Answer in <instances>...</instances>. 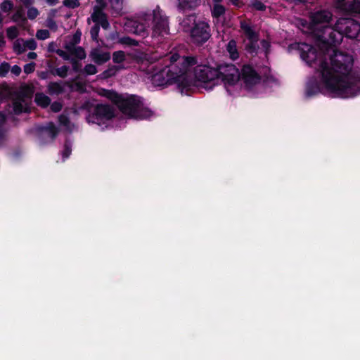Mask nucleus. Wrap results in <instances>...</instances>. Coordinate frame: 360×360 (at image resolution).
Returning <instances> with one entry per match:
<instances>
[{
	"mask_svg": "<svg viewBox=\"0 0 360 360\" xmlns=\"http://www.w3.org/2000/svg\"><path fill=\"white\" fill-rule=\"evenodd\" d=\"M150 25H152L151 37L157 42L169 34L168 18L159 6L148 11L135 20H128L125 23V29L145 37L149 34Z\"/></svg>",
	"mask_w": 360,
	"mask_h": 360,
	"instance_id": "7ed1b4c3",
	"label": "nucleus"
},
{
	"mask_svg": "<svg viewBox=\"0 0 360 360\" xmlns=\"http://www.w3.org/2000/svg\"><path fill=\"white\" fill-rule=\"evenodd\" d=\"M125 60V54L122 51H118L114 52L112 55V60L115 63H122Z\"/></svg>",
	"mask_w": 360,
	"mask_h": 360,
	"instance_id": "393cba45",
	"label": "nucleus"
},
{
	"mask_svg": "<svg viewBox=\"0 0 360 360\" xmlns=\"http://www.w3.org/2000/svg\"><path fill=\"white\" fill-rule=\"evenodd\" d=\"M39 13V11L34 7H30L27 12V18L30 20L35 19Z\"/></svg>",
	"mask_w": 360,
	"mask_h": 360,
	"instance_id": "cd10ccee",
	"label": "nucleus"
},
{
	"mask_svg": "<svg viewBox=\"0 0 360 360\" xmlns=\"http://www.w3.org/2000/svg\"><path fill=\"white\" fill-rule=\"evenodd\" d=\"M12 20L14 22H19L20 20H25L24 18L23 13L21 9H18L16 12L13 15Z\"/></svg>",
	"mask_w": 360,
	"mask_h": 360,
	"instance_id": "7c9ffc66",
	"label": "nucleus"
},
{
	"mask_svg": "<svg viewBox=\"0 0 360 360\" xmlns=\"http://www.w3.org/2000/svg\"><path fill=\"white\" fill-rule=\"evenodd\" d=\"M50 5H55L58 3V0H46Z\"/></svg>",
	"mask_w": 360,
	"mask_h": 360,
	"instance_id": "864d4df0",
	"label": "nucleus"
},
{
	"mask_svg": "<svg viewBox=\"0 0 360 360\" xmlns=\"http://www.w3.org/2000/svg\"><path fill=\"white\" fill-rule=\"evenodd\" d=\"M4 44V40L2 33L0 32V47Z\"/></svg>",
	"mask_w": 360,
	"mask_h": 360,
	"instance_id": "5fc2aeb1",
	"label": "nucleus"
},
{
	"mask_svg": "<svg viewBox=\"0 0 360 360\" xmlns=\"http://www.w3.org/2000/svg\"><path fill=\"white\" fill-rule=\"evenodd\" d=\"M71 153V146L69 143H65L64 150L62 153L63 160L68 158Z\"/></svg>",
	"mask_w": 360,
	"mask_h": 360,
	"instance_id": "c9c22d12",
	"label": "nucleus"
},
{
	"mask_svg": "<svg viewBox=\"0 0 360 360\" xmlns=\"http://www.w3.org/2000/svg\"><path fill=\"white\" fill-rule=\"evenodd\" d=\"M71 62H72V68L73 70L75 71V72H78L79 68H80V65L79 64V63L75 60V59H72L71 60Z\"/></svg>",
	"mask_w": 360,
	"mask_h": 360,
	"instance_id": "49530a36",
	"label": "nucleus"
},
{
	"mask_svg": "<svg viewBox=\"0 0 360 360\" xmlns=\"http://www.w3.org/2000/svg\"><path fill=\"white\" fill-rule=\"evenodd\" d=\"M81 35L82 34L80 32H77L72 37V44L70 46H74L75 44H78L80 41Z\"/></svg>",
	"mask_w": 360,
	"mask_h": 360,
	"instance_id": "37998d69",
	"label": "nucleus"
},
{
	"mask_svg": "<svg viewBox=\"0 0 360 360\" xmlns=\"http://www.w3.org/2000/svg\"><path fill=\"white\" fill-rule=\"evenodd\" d=\"M13 49H14L15 52H16L18 54L25 51L26 48L25 46L24 40H22V39L16 40V41L14 43Z\"/></svg>",
	"mask_w": 360,
	"mask_h": 360,
	"instance_id": "b1692460",
	"label": "nucleus"
},
{
	"mask_svg": "<svg viewBox=\"0 0 360 360\" xmlns=\"http://www.w3.org/2000/svg\"><path fill=\"white\" fill-rule=\"evenodd\" d=\"M96 3H97L98 5L94 7V11L95 9H97V10H99V11H102V8L105 6L104 1L103 0H96Z\"/></svg>",
	"mask_w": 360,
	"mask_h": 360,
	"instance_id": "a18cd8bd",
	"label": "nucleus"
},
{
	"mask_svg": "<svg viewBox=\"0 0 360 360\" xmlns=\"http://www.w3.org/2000/svg\"><path fill=\"white\" fill-rule=\"evenodd\" d=\"M65 49L70 53L79 59H84L86 57L84 50L82 47H75L74 46L65 45Z\"/></svg>",
	"mask_w": 360,
	"mask_h": 360,
	"instance_id": "dca6fc26",
	"label": "nucleus"
},
{
	"mask_svg": "<svg viewBox=\"0 0 360 360\" xmlns=\"http://www.w3.org/2000/svg\"><path fill=\"white\" fill-rule=\"evenodd\" d=\"M27 58L29 59H35L37 58V53L34 52H30L27 54Z\"/></svg>",
	"mask_w": 360,
	"mask_h": 360,
	"instance_id": "603ef678",
	"label": "nucleus"
},
{
	"mask_svg": "<svg viewBox=\"0 0 360 360\" xmlns=\"http://www.w3.org/2000/svg\"><path fill=\"white\" fill-rule=\"evenodd\" d=\"M345 0H335L336 7L343 11H345L349 4H345Z\"/></svg>",
	"mask_w": 360,
	"mask_h": 360,
	"instance_id": "f704fd0d",
	"label": "nucleus"
},
{
	"mask_svg": "<svg viewBox=\"0 0 360 360\" xmlns=\"http://www.w3.org/2000/svg\"><path fill=\"white\" fill-rule=\"evenodd\" d=\"M219 84L223 83L226 91L230 95L236 94L240 89V72L232 64H222L218 66Z\"/></svg>",
	"mask_w": 360,
	"mask_h": 360,
	"instance_id": "1a4fd4ad",
	"label": "nucleus"
},
{
	"mask_svg": "<svg viewBox=\"0 0 360 360\" xmlns=\"http://www.w3.org/2000/svg\"><path fill=\"white\" fill-rule=\"evenodd\" d=\"M84 72L88 75H92L97 72V69L94 65L88 64L84 67Z\"/></svg>",
	"mask_w": 360,
	"mask_h": 360,
	"instance_id": "c756f323",
	"label": "nucleus"
},
{
	"mask_svg": "<svg viewBox=\"0 0 360 360\" xmlns=\"http://www.w3.org/2000/svg\"><path fill=\"white\" fill-rule=\"evenodd\" d=\"M166 60H169V63L165 65L148 60H142L139 69L143 73L146 80L153 86L176 85L182 94H186L193 82L185 77L184 73L195 63V60L174 53L167 56Z\"/></svg>",
	"mask_w": 360,
	"mask_h": 360,
	"instance_id": "f03ea898",
	"label": "nucleus"
},
{
	"mask_svg": "<svg viewBox=\"0 0 360 360\" xmlns=\"http://www.w3.org/2000/svg\"><path fill=\"white\" fill-rule=\"evenodd\" d=\"M111 8L113 11L120 15L122 12L124 0H109Z\"/></svg>",
	"mask_w": 360,
	"mask_h": 360,
	"instance_id": "aec40b11",
	"label": "nucleus"
},
{
	"mask_svg": "<svg viewBox=\"0 0 360 360\" xmlns=\"http://www.w3.org/2000/svg\"><path fill=\"white\" fill-rule=\"evenodd\" d=\"M7 37L10 39H14L18 35V30L15 26L10 27L6 30Z\"/></svg>",
	"mask_w": 360,
	"mask_h": 360,
	"instance_id": "a878e982",
	"label": "nucleus"
},
{
	"mask_svg": "<svg viewBox=\"0 0 360 360\" xmlns=\"http://www.w3.org/2000/svg\"><path fill=\"white\" fill-rule=\"evenodd\" d=\"M221 0H213L215 4H219Z\"/></svg>",
	"mask_w": 360,
	"mask_h": 360,
	"instance_id": "4d7b16f0",
	"label": "nucleus"
},
{
	"mask_svg": "<svg viewBox=\"0 0 360 360\" xmlns=\"http://www.w3.org/2000/svg\"><path fill=\"white\" fill-rule=\"evenodd\" d=\"M69 68L66 65L58 68L55 70V74L60 77H65L68 75Z\"/></svg>",
	"mask_w": 360,
	"mask_h": 360,
	"instance_id": "bb28decb",
	"label": "nucleus"
},
{
	"mask_svg": "<svg viewBox=\"0 0 360 360\" xmlns=\"http://www.w3.org/2000/svg\"><path fill=\"white\" fill-rule=\"evenodd\" d=\"M359 32V23L350 18H340L335 25L333 35L329 37L328 45L340 44L344 34L349 38H356Z\"/></svg>",
	"mask_w": 360,
	"mask_h": 360,
	"instance_id": "6e6552de",
	"label": "nucleus"
},
{
	"mask_svg": "<svg viewBox=\"0 0 360 360\" xmlns=\"http://www.w3.org/2000/svg\"><path fill=\"white\" fill-rule=\"evenodd\" d=\"M115 109L105 104H97L89 110L86 121L89 124H96L101 129L108 128L115 117Z\"/></svg>",
	"mask_w": 360,
	"mask_h": 360,
	"instance_id": "9d476101",
	"label": "nucleus"
},
{
	"mask_svg": "<svg viewBox=\"0 0 360 360\" xmlns=\"http://www.w3.org/2000/svg\"><path fill=\"white\" fill-rule=\"evenodd\" d=\"M34 69H35V63H34L26 64L24 66V72L26 74H30V73L34 72Z\"/></svg>",
	"mask_w": 360,
	"mask_h": 360,
	"instance_id": "4c0bfd02",
	"label": "nucleus"
},
{
	"mask_svg": "<svg viewBox=\"0 0 360 360\" xmlns=\"http://www.w3.org/2000/svg\"><path fill=\"white\" fill-rule=\"evenodd\" d=\"M240 27L243 34V43L245 49L250 53H255L258 49V36L252 27L247 22H241Z\"/></svg>",
	"mask_w": 360,
	"mask_h": 360,
	"instance_id": "f8f14e48",
	"label": "nucleus"
},
{
	"mask_svg": "<svg viewBox=\"0 0 360 360\" xmlns=\"http://www.w3.org/2000/svg\"><path fill=\"white\" fill-rule=\"evenodd\" d=\"M34 101L38 105L46 108L50 104L51 100L43 93H37L35 95Z\"/></svg>",
	"mask_w": 360,
	"mask_h": 360,
	"instance_id": "f3484780",
	"label": "nucleus"
},
{
	"mask_svg": "<svg viewBox=\"0 0 360 360\" xmlns=\"http://www.w3.org/2000/svg\"><path fill=\"white\" fill-rule=\"evenodd\" d=\"M48 91L51 94H60L63 91V86L61 83L51 82L48 85Z\"/></svg>",
	"mask_w": 360,
	"mask_h": 360,
	"instance_id": "6ab92c4d",
	"label": "nucleus"
},
{
	"mask_svg": "<svg viewBox=\"0 0 360 360\" xmlns=\"http://www.w3.org/2000/svg\"><path fill=\"white\" fill-rule=\"evenodd\" d=\"M51 109L53 112H59L62 109V104L59 102H54L51 105Z\"/></svg>",
	"mask_w": 360,
	"mask_h": 360,
	"instance_id": "a19ab883",
	"label": "nucleus"
},
{
	"mask_svg": "<svg viewBox=\"0 0 360 360\" xmlns=\"http://www.w3.org/2000/svg\"><path fill=\"white\" fill-rule=\"evenodd\" d=\"M56 53L60 56L62 57L64 60H70V53H67L66 51H63V50H60V49H58L56 51Z\"/></svg>",
	"mask_w": 360,
	"mask_h": 360,
	"instance_id": "79ce46f5",
	"label": "nucleus"
},
{
	"mask_svg": "<svg viewBox=\"0 0 360 360\" xmlns=\"http://www.w3.org/2000/svg\"><path fill=\"white\" fill-rule=\"evenodd\" d=\"M227 52L229 54V57L232 60H236L238 58L239 53L237 49L236 43L235 41H230L226 46Z\"/></svg>",
	"mask_w": 360,
	"mask_h": 360,
	"instance_id": "a211bd4d",
	"label": "nucleus"
},
{
	"mask_svg": "<svg viewBox=\"0 0 360 360\" xmlns=\"http://www.w3.org/2000/svg\"><path fill=\"white\" fill-rule=\"evenodd\" d=\"M233 5L240 7L242 5V3L240 0H230Z\"/></svg>",
	"mask_w": 360,
	"mask_h": 360,
	"instance_id": "3c124183",
	"label": "nucleus"
},
{
	"mask_svg": "<svg viewBox=\"0 0 360 360\" xmlns=\"http://www.w3.org/2000/svg\"><path fill=\"white\" fill-rule=\"evenodd\" d=\"M301 58L319 72V81L310 80L307 85L308 96L319 92L333 97L351 98L360 94V70H354L352 55L333 51L326 54L318 53L306 43L295 44Z\"/></svg>",
	"mask_w": 360,
	"mask_h": 360,
	"instance_id": "f257e3e1",
	"label": "nucleus"
},
{
	"mask_svg": "<svg viewBox=\"0 0 360 360\" xmlns=\"http://www.w3.org/2000/svg\"><path fill=\"white\" fill-rule=\"evenodd\" d=\"M99 96L105 97L116 103L120 110L126 115L135 119H148L153 112L145 108L140 98L134 96H122L112 90L98 89L96 91Z\"/></svg>",
	"mask_w": 360,
	"mask_h": 360,
	"instance_id": "20e7f679",
	"label": "nucleus"
},
{
	"mask_svg": "<svg viewBox=\"0 0 360 360\" xmlns=\"http://www.w3.org/2000/svg\"><path fill=\"white\" fill-rule=\"evenodd\" d=\"M2 19H3V18H2V15H1V13H0V23L1 22Z\"/></svg>",
	"mask_w": 360,
	"mask_h": 360,
	"instance_id": "13d9d810",
	"label": "nucleus"
},
{
	"mask_svg": "<svg viewBox=\"0 0 360 360\" xmlns=\"http://www.w3.org/2000/svg\"><path fill=\"white\" fill-rule=\"evenodd\" d=\"M13 7V4L11 1H4L1 3L0 8L4 12L10 11Z\"/></svg>",
	"mask_w": 360,
	"mask_h": 360,
	"instance_id": "c85d7f7f",
	"label": "nucleus"
},
{
	"mask_svg": "<svg viewBox=\"0 0 360 360\" xmlns=\"http://www.w3.org/2000/svg\"><path fill=\"white\" fill-rule=\"evenodd\" d=\"M242 78L245 87L248 90L259 89L262 86L259 84V77L250 65H244L243 68Z\"/></svg>",
	"mask_w": 360,
	"mask_h": 360,
	"instance_id": "ddd939ff",
	"label": "nucleus"
},
{
	"mask_svg": "<svg viewBox=\"0 0 360 360\" xmlns=\"http://www.w3.org/2000/svg\"><path fill=\"white\" fill-rule=\"evenodd\" d=\"M41 77L42 79H44V78H45L44 73H43V74H42V75L41 76Z\"/></svg>",
	"mask_w": 360,
	"mask_h": 360,
	"instance_id": "bf43d9fd",
	"label": "nucleus"
},
{
	"mask_svg": "<svg viewBox=\"0 0 360 360\" xmlns=\"http://www.w3.org/2000/svg\"><path fill=\"white\" fill-rule=\"evenodd\" d=\"M345 12L353 13L360 15V1L353 0L347 7Z\"/></svg>",
	"mask_w": 360,
	"mask_h": 360,
	"instance_id": "412c9836",
	"label": "nucleus"
},
{
	"mask_svg": "<svg viewBox=\"0 0 360 360\" xmlns=\"http://www.w3.org/2000/svg\"><path fill=\"white\" fill-rule=\"evenodd\" d=\"M92 20L96 23L91 29L90 33L94 40H97L99 32V25L104 29H108L109 22H108L105 14L103 11L95 9L91 15Z\"/></svg>",
	"mask_w": 360,
	"mask_h": 360,
	"instance_id": "4468645a",
	"label": "nucleus"
},
{
	"mask_svg": "<svg viewBox=\"0 0 360 360\" xmlns=\"http://www.w3.org/2000/svg\"><path fill=\"white\" fill-rule=\"evenodd\" d=\"M77 90H79L80 91H84V89H83V87L82 86H79L77 84Z\"/></svg>",
	"mask_w": 360,
	"mask_h": 360,
	"instance_id": "6e6d98bb",
	"label": "nucleus"
},
{
	"mask_svg": "<svg viewBox=\"0 0 360 360\" xmlns=\"http://www.w3.org/2000/svg\"><path fill=\"white\" fill-rule=\"evenodd\" d=\"M225 12V8L223 6L219 4H215L214 5V7H213V9H212V15L214 18H219L220 17L221 15H222Z\"/></svg>",
	"mask_w": 360,
	"mask_h": 360,
	"instance_id": "5701e85b",
	"label": "nucleus"
},
{
	"mask_svg": "<svg viewBox=\"0 0 360 360\" xmlns=\"http://www.w3.org/2000/svg\"><path fill=\"white\" fill-rule=\"evenodd\" d=\"M187 58H191L188 56ZM195 63L188 68V70L184 73L185 77L191 80L193 84L186 94H188L193 87L200 85L203 88L211 90L214 86L219 84V77L218 67L213 68L207 65H197L196 59Z\"/></svg>",
	"mask_w": 360,
	"mask_h": 360,
	"instance_id": "39448f33",
	"label": "nucleus"
},
{
	"mask_svg": "<svg viewBox=\"0 0 360 360\" xmlns=\"http://www.w3.org/2000/svg\"><path fill=\"white\" fill-rule=\"evenodd\" d=\"M24 43H25V46L26 49H29L30 50H34L37 47V43L34 39L24 41Z\"/></svg>",
	"mask_w": 360,
	"mask_h": 360,
	"instance_id": "e433bc0d",
	"label": "nucleus"
},
{
	"mask_svg": "<svg viewBox=\"0 0 360 360\" xmlns=\"http://www.w3.org/2000/svg\"><path fill=\"white\" fill-rule=\"evenodd\" d=\"M116 72V68L115 67L109 68L106 71L103 72V77L106 78L114 75Z\"/></svg>",
	"mask_w": 360,
	"mask_h": 360,
	"instance_id": "ea45409f",
	"label": "nucleus"
},
{
	"mask_svg": "<svg viewBox=\"0 0 360 360\" xmlns=\"http://www.w3.org/2000/svg\"><path fill=\"white\" fill-rule=\"evenodd\" d=\"M11 72L15 75H19L21 72V68L18 65H14L11 68Z\"/></svg>",
	"mask_w": 360,
	"mask_h": 360,
	"instance_id": "de8ad7c7",
	"label": "nucleus"
},
{
	"mask_svg": "<svg viewBox=\"0 0 360 360\" xmlns=\"http://www.w3.org/2000/svg\"><path fill=\"white\" fill-rule=\"evenodd\" d=\"M57 129L53 124L49 123L47 126L42 129V133L44 135L49 136L53 139L57 134Z\"/></svg>",
	"mask_w": 360,
	"mask_h": 360,
	"instance_id": "4be33fe9",
	"label": "nucleus"
},
{
	"mask_svg": "<svg viewBox=\"0 0 360 360\" xmlns=\"http://www.w3.org/2000/svg\"><path fill=\"white\" fill-rule=\"evenodd\" d=\"M91 60L96 63L101 65L107 62L110 58V53L98 49L92 50L90 53Z\"/></svg>",
	"mask_w": 360,
	"mask_h": 360,
	"instance_id": "2eb2a0df",
	"label": "nucleus"
},
{
	"mask_svg": "<svg viewBox=\"0 0 360 360\" xmlns=\"http://www.w3.org/2000/svg\"><path fill=\"white\" fill-rule=\"evenodd\" d=\"M60 124L67 128L68 130H71L70 122L68 117L65 115H60L59 117Z\"/></svg>",
	"mask_w": 360,
	"mask_h": 360,
	"instance_id": "473e14b6",
	"label": "nucleus"
},
{
	"mask_svg": "<svg viewBox=\"0 0 360 360\" xmlns=\"http://www.w3.org/2000/svg\"><path fill=\"white\" fill-rule=\"evenodd\" d=\"M332 13L326 10L315 12L311 15L310 29L311 32L324 44L328 45L329 37L333 35L335 26L328 25L332 19Z\"/></svg>",
	"mask_w": 360,
	"mask_h": 360,
	"instance_id": "423d86ee",
	"label": "nucleus"
},
{
	"mask_svg": "<svg viewBox=\"0 0 360 360\" xmlns=\"http://www.w3.org/2000/svg\"><path fill=\"white\" fill-rule=\"evenodd\" d=\"M252 5L255 9L258 11H263L265 9V6L264 5V4L257 0H255L252 3Z\"/></svg>",
	"mask_w": 360,
	"mask_h": 360,
	"instance_id": "58836bf2",
	"label": "nucleus"
},
{
	"mask_svg": "<svg viewBox=\"0 0 360 360\" xmlns=\"http://www.w3.org/2000/svg\"><path fill=\"white\" fill-rule=\"evenodd\" d=\"M181 26L184 32L190 34L195 43H205L210 37V28L207 22L198 19L195 15L186 16L181 21Z\"/></svg>",
	"mask_w": 360,
	"mask_h": 360,
	"instance_id": "0eeeda50",
	"label": "nucleus"
},
{
	"mask_svg": "<svg viewBox=\"0 0 360 360\" xmlns=\"http://www.w3.org/2000/svg\"><path fill=\"white\" fill-rule=\"evenodd\" d=\"M8 71V65L7 64H1L0 65V76H4Z\"/></svg>",
	"mask_w": 360,
	"mask_h": 360,
	"instance_id": "c03bdc74",
	"label": "nucleus"
},
{
	"mask_svg": "<svg viewBox=\"0 0 360 360\" xmlns=\"http://www.w3.org/2000/svg\"><path fill=\"white\" fill-rule=\"evenodd\" d=\"M63 4L69 8H76L79 6V0H64Z\"/></svg>",
	"mask_w": 360,
	"mask_h": 360,
	"instance_id": "72a5a7b5",
	"label": "nucleus"
},
{
	"mask_svg": "<svg viewBox=\"0 0 360 360\" xmlns=\"http://www.w3.org/2000/svg\"><path fill=\"white\" fill-rule=\"evenodd\" d=\"M261 44L263 47V49L265 50V51H267V49H269V43L265 40H263L261 41Z\"/></svg>",
	"mask_w": 360,
	"mask_h": 360,
	"instance_id": "09e8293b",
	"label": "nucleus"
},
{
	"mask_svg": "<svg viewBox=\"0 0 360 360\" xmlns=\"http://www.w3.org/2000/svg\"><path fill=\"white\" fill-rule=\"evenodd\" d=\"M47 26L50 28H55L56 27V23L52 20H49L47 21Z\"/></svg>",
	"mask_w": 360,
	"mask_h": 360,
	"instance_id": "8fccbe9b",
	"label": "nucleus"
},
{
	"mask_svg": "<svg viewBox=\"0 0 360 360\" xmlns=\"http://www.w3.org/2000/svg\"><path fill=\"white\" fill-rule=\"evenodd\" d=\"M36 37L37 39L41 40L46 39L49 37V32L46 30H40L37 31Z\"/></svg>",
	"mask_w": 360,
	"mask_h": 360,
	"instance_id": "2f4dec72",
	"label": "nucleus"
},
{
	"mask_svg": "<svg viewBox=\"0 0 360 360\" xmlns=\"http://www.w3.org/2000/svg\"><path fill=\"white\" fill-rule=\"evenodd\" d=\"M34 91V86L30 84H25L20 87V95L13 102L15 113L18 114L29 110Z\"/></svg>",
	"mask_w": 360,
	"mask_h": 360,
	"instance_id": "9b49d317",
	"label": "nucleus"
}]
</instances>
